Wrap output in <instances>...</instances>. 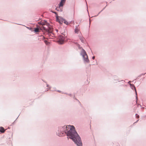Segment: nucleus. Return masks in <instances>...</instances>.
I'll list each match as a JSON object with an SVG mask.
<instances>
[{"label":"nucleus","mask_w":146,"mask_h":146,"mask_svg":"<svg viewBox=\"0 0 146 146\" xmlns=\"http://www.w3.org/2000/svg\"><path fill=\"white\" fill-rule=\"evenodd\" d=\"M65 133L69 136V138L71 139L78 146H82V143L80 137L75 131L73 126L69 125L66 127Z\"/></svg>","instance_id":"nucleus-1"},{"label":"nucleus","mask_w":146,"mask_h":146,"mask_svg":"<svg viewBox=\"0 0 146 146\" xmlns=\"http://www.w3.org/2000/svg\"><path fill=\"white\" fill-rule=\"evenodd\" d=\"M81 55L82 56L84 61L87 62H89V60L88 59V56L84 50L82 49L81 51Z\"/></svg>","instance_id":"nucleus-2"},{"label":"nucleus","mask_w":146,"mask_h":146,"mask_svg":"<svg viewBox=\"0 0 146 146\" xmlns=\"http://www.w3.org/2000/svg\"><path fill=\"white\" fill-rule=\"evenodd\" d=\"M43 29L44 30L47 31L49 33H51L53 31L52 28L50 27L48 25L47 26V27H46L45 26H43Z\"/></svg>","instance_id":"nucleus-3"},{"label":"nucleus","mask_w":146,"mask_h":146,"mask_svg":"<svg viewBox=\"0 0 146 146\" xmlns=\"http://www.w3.org/2000/svg\"><path fill=\"white\" fill-rule=\"evenodd\" d=\"M58 42L59 44H62L64 43V37L62 36H59L58 38Z\"/></svg>","instance_id":"nucleus-4"},{"label":"nucleus","mask_w":146,"mask_h":146,"mask_svg":"<svg viewBox=\"0 0 146 146\" xmlns=\"http://www.w3.org/2000/svg\"><path fill=\"white\" fill-rule=\"evenodd\" d=\"M56 20L60 24H62L64 21V19L60 17H56Z\"/></svg>","instance_id":"nucleus-5"},{"label":"nucleus","mask_w":146,"mask_h":146,"mask_svg":"<svg viewBox=\"0 0 146 146\" xmlns=\"http://www.w3.org/2000/svg\"><path fill=\"white\" fill-rule=\"evenodd\" d=\"M38 23L42 25V26L46 25L47 26L48 25V24L47 23V22L44 21H41L39 23Z\"/></svg>","instance_id":"nucleus-6"},{"label":"nucleus","mask_w":146,"mask_h":146,"mask_svg":"<svg viewBox=\"0 0 146 146\" xmlns=\"http://www.w3.org/2000/svg\"><path fill=\"white\" fill-rule=\"evenodd\" d=\"M64 2V0H61V1L59 5V7L60 8L62 7L63 5V3Z\"/></svg>","instance_id":"nucleus-7"},{"label":"nucleus","mask_w":146,"mask_h":146,"mask_svg":"<svg viewBox=\"0 0 146 146\" xmlns=\"http://www.w3.org/2000/svg\"><path fill=\"white\" fill-rule=\"evenodd\" d=\"M5 130L4 129V128L2 127H0V132L2 133H4L5 131Z\"/></svg>","instance_id":"nucleus-8"},{"label":"nucleus","mask_w":146,"mask_h":146,"mask_svg":"<svg viewBox=\"0 0 146 146\" xmlns=\"http://www.w3.org/2000/svg\"><path fill=\"white\" fill-rule=\"evenodd\" d=\"M130 84L131 85V87H133L134 88L136 94H137V92L136 91V88H135L134 85L133 84Z\"/></svg>","instance_id":"nucleus-9"},{"label":"nucleus","mask_w":146,"mask_h":146,"mask_svg":"<svg viewBox=\"0 0 146 146\" xmlns=\"http://www.w3.org/2000/svg\"><path fill=\"white\" fill-rule=\"evenodd\" d=\"M34 31L35 32H39V29L38 28H35Z\"/></svg>","instance_id":"nucleus-10"},{"label":"nucleus","mask_w":146,"mask_h":146,"mask_svg":"<svg viewBox=\"0 0 146 146\" xmlns=\"http://www.w3.org/2000/svg\"><path fill=\"white\" fill-rule=\"evenodd\" d=\"M79 31V29L78 27H76V29H75V33H77L78 31Z\"/></svg>","instance_id":"nucleus-11"},{"label":"nucleus","mask_w":146,"mask_h":146,"mask_svg":"<svg viewBox=\"0 0 146 146\" xmlns=\"http://www.w3.org/2000/svg\"><path fill=\"white\" fill-rule=\"evenodd\" d=\"M63 133H62V134H60H60H59L58 133V135L59 136H63Z\"/></svg>","instance_id":"nucleus-12"},{"label":"nucleus","mask_w":146,"mask_h":146,"mask_svg":"<svg viewBox=\"0 0 146 146\" xmlns=\"http://www.w3.org/2000/svg\"><path fill=\"white\" fill-rule=\"evenodd\" d=\"M64 24L66 25H68L70 23H68L67 21L64 20Z\"/></svg>","instance_id":"nucleus-13"},{"label":"nucleus","mask_w":146,"mask_h":146,"mask_svg":"<svg viewBox=\"0 0 146 146\" xmlns=\"http://www.w3.org/2000/svg\"><path fill=\"white\" fill-rule=\"evenodd\" d=\"M80 38L82 42L84 41V38H83L81 37H80Z\"/></svg>","instance_id":"nucleus-14"},{"label":"nucleus","mask_w":146,"mask_h":146,"mask_svg":"<svg viewBox=\"0 0 146 146\" xmlns=\"http://www.w3.org/2000/svg\"><path fill=\"white\" fill-rule=\"evenodd\" d=\"M44 42L46 44H48V42L46 40H44Z\"/></svg>","instance_id":"nucleus-15"},{"label":"nucleus","mask_w":146,"mask_h":146,"mask_svg":"<svg viewBox=\"0 0 146 146\" xmlns=\"http://www.w3.org/2000/svg\"><path fill=\"white\" fill-rule=\"evenodd\" d=\"M95 58V56H94L93 57H92V59L94 60Z\"/></svg>","instance_id":"nucleus-16"},{"label":"nucleus","mask_w":146,"mask_h":146,"mask_svg":"<svg viewBox=\"0 0 146 146\" xmlns=\"http://www.w3.org/2000/svg\"><path fill=\"white\" fill-rule=\"evenodd\" d=\"M137 117L138 118L139 117V115H137Z\"/></svg>","instance_id":"nucleus-17"},{"label":"nucleus","mask_w":146,"mask_h":146,"mask_svg":"<svg viewBox=\"0 0 146 146\" xmlns=\"http://www.w3.org/2000/svg\"><path fill=\"white\" fill-rule=\"evenodd\" d=\"M58 92H61L60 91H58Z\"/></svg>","instance_id":"nucleus-18"},{"label":"nucleus","mask_w":146,"mask_h":146,"mask_svg":"<svg viewBox=\"0 0 146 146\" xmlns=\"http://www.w3.org/2000/svg\"><path fill=\"white\" fill-rule=\"evenodd\" d=\"M130 82H130V81H129V84H130Z\"/></svg>","instance_id":"nucleus-19"},{"label":"nucleus","mask_w":146,"mask_h":146,"mask_svg":"<svg viewBox=\"0 0 146 146\" xmlns=\"http://www.w3.org/2000/svg\"><path fill=\"white\" fill-rule=\"evenodd\" d=\"M54 13H56L55 12H54Z\"/></svg>","instance_id":"nucleus-20"},{"label":"nucleus","mask_w":146,"mask_h":146,"mask_svg":"<svg viewBox=\"0 0 146 146\" xmlns=\"http://www.w3.org/2000/svg\"><path fill=\"white\" fill-rule=\"evenodd\" d=\"M57 8H56V9L57 10Z\"/></svg>","instance_id":"nucleus-21"},{"label":"nucleus","mask_w":146,"mask_h":146,"mask_svg":"<svg viewBox=\"0 0 146 146\" xmlns=\"http://www.w3.org/2000/svg\"><path fill=\"white\" fill-rule=\"evenodd\" d=\"M65 1V0H64V1Z\"/></svg>","instance_id":"nucleus-22"}]
</instances>
